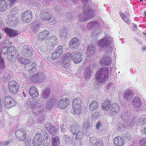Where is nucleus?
<instances>
[{
	"instance_id": "nucleus-1",
	"label": "nucleus",
	"mask_w": 146,
	"mask_h": 146,
	"mask_svg": "<svg viewBox=\"0 0 146 146\" xmlns=\"http://www.w3.org/2000/svg\"><path fill=\"white\" fill-rule=\"evenodd\" d=\"M113 42L112 38L107 35L96 43L99 45L98 48L101 51H104L108 54H111L113 50Z\"/></svg>"
},
{
	"instance_id": "nucleus-2",
	"label": "nucleus",
	"mask_w": 146,
	"mask_h": 146,
	"mask_svg": "<svg viewBox=\"0 0 146 146\" xmlns=\"http://www.w3.org/2000/svg\"><path fill=\"white\" fill-rule=\"evenodd\" d=\"M96 78L98 84H101L108 78V69L106 67H101L96 72Z\"/></svg>"
},
{
	"instance_id": "nucleus-3",
	"label": "nucleus",
	"mask_w": 146,
	"mask_h": 146,
	"mask_svg": "<svg viewBox=\"0 0 146 146\" xmlns=\"http://www.w3.org/2000/svg\"><path fill=\"white\" fill-rule=\"evenodd\" d=\"M82 2L84 4L83 6V12L84 15H80L78 17L80 21L81 22L85 21L86 20L89 19H92L93 17V13L92 10L88 7L86 3L88 0H82Z\"/></svg>"
},
{
	"instance_id": "nucleus-4",
	"label": "nucleus",
	"mask_w": 146,
	"mask_h": 146,
	"mask_svg": "<svg viewBox=\"0 0 146 146\" xmlns=\"http://www.w3.org/2000/svg\"><path fill=\"white\" fill-rule=\"evenodd\" d=\"M42 102L41 100H37L35 101H33L30 106L33 110V113L37 115L42 113L43 110V108L41 106Z\"/></svg>"
},
{
	"instance_id": "nucleus-5",
	"label": "nucleus",
	"mask_w": 146,
	"mask_h": 146,
	"mask_svg": "<svg viewBox=\"0 0 146 146\" xmlns=\"http://www.w3.org/2000/svg\"><path fill=\"white\" fill-rule=\"evenodd\" d=\"M3 101L5 108L8 109L15 106L16 104V102L13 98L9 96L3 98Z\"/></svg>"
},
{
	"instance_id": "nucleus-6",
	"label": "nucleus",
	"mask_w": 146,
	"mask_h": 146,
	"mask_svg": "<svg viewBox=\"0 0 146 146\" xmlns=\"http://www.w3.org/2000/svg\"><path fill=\"white\" fill-rule=\"evenodd\" d=\"M132 104L137 111L140 112L142 111L141 102L139 98L136 96L133 98L132 101Z\"/></svg>"
},
{
	"instance_id": "nucleus-7",
	"label": "nucleus",
	"mask_w": 146,
	"mask_h": 146,
	"mask_svg": "<svg viewBox=\"0 0 146 146\" xmlns=\"http://www.w3.org/2000/svg\"><path fill=\"white\" fill-rule=\"evenodd\" d=\"M70 131L73 135H76V138L80 139L81 136H82L83 133L80 132L81 128L80 126L77 125L73 126L71 128L70 127Z\"/></svg>"
},
{
	"instance_id": "nucleus-8",
	"label": "nucleus",
	"mask_w": 146,
	"mask_h": 146,
	"mask_svg": "<svg viewBox=\"0 0 146 146\" xmlns=\"http://www.w3.org/2000/svg\"><path fill=\"white\" fill-rule=\"evenodd\" d=\"M32 18V13L29 10L24 12L22 15V21L25 23L29 22Z\"/></svg>"
},
{
	"instance_id": "nucleus-9",
	"label": "nucleus",
	"mask_w": 146,
	"mask_h": 146,
	"mask_svg": "<svg viewBox=\"0 0 146 146\" xmlns=\"http://www.w3.org/2000/svg\"><path fill=\"white\" fill-rule=\"evenodd\" d=\"M46 42L47 45L53 48L54 46L58 44V40L56 37L54 36H52L49 38L47 39Z\"/></svg>"
},
{
	"instance_id": "nucleus-10",
	"label": "nucleus",
	"mask_w": 146,
	"mask_h": 146,
	"mask_svg": "<svg viewBox=\"0 0 146 146\" xmlns=\"http://www.w3.org/2000/svg\"><path fill=\"white\" fill-rule=\"evenodd\" d=\"M112 62L110 56H104L100 59V63L101 66H108Z\"/></svg>"
},
{
	"instance_id": "nucleus-11",
	"label": "nucleus",
	"mask_w": 146,
	"mask_h": 146,
	"mask_svg": "<svg viewBox=\"0 0 146 146\" xmlns=\"http://www.w3.org/2000/svg\"><path fill=\"white\" fill-rule=\"evenodd\" d=\"M15 134L17 138L20 141H23L26 139V133L24 131L17 129L16 131Z\"/></svg>"
},
{
	"instance_id": "nucleus-12",
	"label": "nucleus",
	"mask_w": 146,
	"mask_h": 146,
	"mask_svg": "<svg viewBox=\"0 0 146 146\" xmlns=\"http://www.w3.org/2000/svg\"><path fill=\"white\" fill-rule=\"evenodd\" d=\"M48 10H45L41 12L40 13L41 18L44 21H48L51 19Z\"/></svg>"
},
{
	"instance_id": "nucleus-13",
	"label": "nucleus",
	"mask_w": 146,
	"mask_h": 146,
	"mask_svg": "<svg viewBox=\"0 0 146 146\" xmlns=\"http://www.w3.org/2000/svg\"><path fill=\"white\" fill-rule=\"evenodd\" d=\"M23 50V55L24 56L29 57L32 55V50L28 45H24Z\"/></svg>"
},
{
	"instance_id": "nucleus-14",
	"label": "nucleus",
	"mask_w": 146,
	"mask_h": 146,
	"mask_svg": "<svg viewBox=\"0 0 146 146\" xmlns=\"http://www.w3.org/2000/svg\"><path fill=\"white\" fill-rule=\"evenodd\" d=\"M131 118V114L129 111H124L121 114V117H119V120L121 121V119L123 121L125 122L129 121Z\"/></svg>"
},
{
	"instance_id": "nucleus-15",
	"label": "nucleus",
	"mask_w": 146,
	"mask_h": 146,
	"mask_svg": "<svg viewBox=\"0 0 146 146\" xmlns=\"http://www.w3.org/2000/svg\"><path fill=\"white\" fill-rule=\"evenodd\" d=\"M134 95V93L131 90H127L125 91L123 94V98L127 101H129Z\"/></svg>"
},
{
	"instance_id": "nucleus-16",
	"label": "nucleus",
	"mask_w": 146,
	"mask_h": 146,
	"mask_svg": "<svg viewBox=\"0 0 146 146\" xmlns=\"http://www.w3.org/2000/svg\"><path fill=\"white\" fill-rule=\"evenodd\" d=\"M69 100L66 98L62 99L58 104L57 106L62 109H65L69 104Z\"/></svg>"
},
{
	"instance_id": "nucleus-17",
	"label": "nucleus",
	"mask_w": 146,
	"mask_h": 146,
	"mask_svg": "<svg viewBox=\"0 0 146 146\" xmlns=\"http://www.w3.org/2000/svg\"><path fill=\"white\" fill-rule=\"evenodd\" d=\"M40 27V25L38 22L35 21L31 24V31L35 33H37L39 31Z\"/></svg>"
},
{
	"instance_id": "nucleus-18",
	"label": "nucleus",
	"mask_w": 146,
	"mask_h": 146,
	"mask_svg": "<svg viewBox=\"0 0 146 146\" xmlns=\"http://www.w3.org/2000/svg\"><path fill=\"white\" fill-rule=\"evenodd\" d=\"M25 67L27 68L29 71H31L32 73L36 71L37 68L36 64L34 62H30L25 66Z\"/></svg>"
},
{
	"instance_id": "nucleus-19",
	"label": "nucleus",
	"mask_w": 146,
	"mask_h": 146,
	"mask_svg": "<svg viewBox=\"0 0 146 146\" xmlns=\"http://www.w3.org/2000/svg\"><path fill=\"white\" fill-rule=\"evenodd\" d=\"M87 27L89 29L94 31L96 29L99 28L100 25L99 23L97 21H92L88 23L87 25Z\"/></svg>"
},
{
	"instance_id": "nucleus-20",
	"label": "nucleus",
	"mask_w": 146,
	"mask_h": 146,
	"mask_svg": "<svg viewBox=\"0 0 146 146\" xmlns=\"http://www.w3.org/2000/svg\"><path fill=\"white\" fill-rule=\"evenodd\" d=\"M4 31L8 36L10 37H14L18 35V31L16 30L9 28H5Z\"/></svg>"
},
{
	"instance_id": "nucleus-21",
	"label": "nucleus",
	"mask_w": 146,
	"mask_h": 146,
	"mask_svg": "<svg viewBox=\"0 0 146 146\" xmlns=\"http://www.w3.org/2000/svg\"><path fill=\"white\" fill-rule=\"evenodd\" d=\"M50 34V32L47 30H44L40 32L38 35V38L39 40L42 41L45 38L48 37V36Z\"/></svg>"
},
{
	"instance_id": "nucleus-22",
	"label": "nucleus",
	"mask_w": 146,
	"mask_h": 146,
	"mask_svg": "<svg viewBox=\"0 0 146 146\" xmlns=\"http://www.w3.org/2000/svg\"><path fill=\"white\" fill-rule=\"evenodd\" d=\"M112 108L110 114L113 116L116 115V114L119 112V105L116 104H112Z\"/></svg>"
},
{
	"instance_id": "nucleus-23",
	"label": "nucleus",
	"mask_w": 146,
	"mask_h": 146,
	"mask_svg": "<svg viewBox=\"0 0 146 146\" xmlns=\"http://www.w3.org/2000/svg\"><path fill=\"white\" fill-rule=\"evenodd\" d=\"M42 75V73H40V74H35L31 78L32 81L35 83H39L43 79Z\"/></svg>"
},
{
	"instance_id": "nucleus-24",
	"label": "nucleus",
	"mask_w": 146,
	"mask_h": 146,
	"mask_svg": "<svg viewBox=\"0 0 146 146\" xmlns=\"http://www.w3.org/2000/svg\"><path fill=\"white\" fill-rule=\"evenodd\" d=\"M124 140L121 137H117L114 139V143L116 146H121L124 144Z\"/></svg>"
},
{
	"instance_id": "nucleus-25",
	"label": "nucleus",
	"mask_w": 146,
	"mask_h": 146,
	"mask_svg": "<svg viewBox=\"0 0 146 146\" xmlns=\"http://www.w3.org/2000/svg\"><path fill=\"white\" fill-rule=\"evenodd\" d=\"M50 90L49 88H45L44 90L41 93L42 98L44 100L47 99L50 95Z\"/></svg>"
},
{
	"instance_id": "nucleus-26",
	"label": "nucleus",
	"mask_w": 146,
	"mask_h": 146,
	"mask_svg": "<svg viewBox=\"0 0 146 146\" xmlns=\"http://www.w3.org/2000/svg\"><path fill=\"white\" fill-rule=\"evenodd\" d=\"M96 52V47L93 45H90L88 46L86 51V53L88 55H92Z\"/></svg>"
},
{
	"instance_id": "nucleus-27",
	"label": "nucleus",
	"mask_w": 146,
	"mask_h": 146,
	"mask_svg": "<svg viewBox=\"0 0 146 146\" xmlns=\"http://www.w3.org/2000/svg\"><path fill=\"white\" fill-rule=\"evenodd\" d=\"M74 56H76L74 58L73 61L75 63H78L82 61V56L81 53L78 52H75L74 54Z\"/></svg>"
},
{
	"instance_id": "nucleus-28",
	"label": "nucleus",
	"mask_w": 146,
	"mask_h": 146,
	"mask_svg": "<svg viewBox=\"0 0 146 146\" xmlns=\"http://www.w3.org/2000/svg\"><path fill=\"white\" fill-rule=\"evenodd\" d=\"M30 95L33 98L38 96L39 94L37 89L36 87H33L30 88L29 90Z\"/></svg>"
},
{
	"instance_id": "nucleus-29",
	"label": "nucleus",
	"mask_w": 146,
	"mask_h": 146,
	"mask_svg": "<svg viewBox=\"0 0 146 146\" xmlns=\"http://www.w3.org/2000/svg\"><path fill=\"white\" fill-rule=\"evenodd\" d=\"M57 101L53 98L52 100H48L46 107L47 109H50L52 107L56 104Z\"/></svg>"
},
{
	"instance_id": "nucleus-30",
	"label": "nucleus",
	"mask_w": 146,
	"mask_h": 146,
	"mask_svg": "<svg viewBox=\"0 0 146 146\" xmlns=\"http://www.w3.org/2000/svg\"><path fill=\"white\" fill-rule=\"evenodd\" d=\"M111 105V103L110 101L108 99L106 100V101L103 102L102 106L104 110L106 111H108L110 110Z\"/></svg>"
},
{
	"instance_id": "nucleus-31",
	"label": "nucleus",
	"mask_w": 146,
	"mask_h": 146,
	"mask_svg": "<svg viewBox=\"0 0 146 146\" xmlns=\"http://www.w3.org/2000/svg\"><path fill=\"white\" fill-rule=\"evenodd\" d=\"M60 38L62 40L64 39L67 36L68 31L67 29L65 27L62 28L60 29Z\"/></svg>"
},
{
	"instance_id": "nucleus-32",
	"label": "nucleus",
	"mask_w": 146,
	"mask_h": 146,
	"mask_svg": "<svg viewBox=\"0 0 146 146\" xmlns=\"http://www.w3.org/2000/svg\"><path fill=\"white\" fill-rule=\"evenodd\" d=\"M82 101L80 98H77L74 99L73 101V107L75 108V107H81V104Z\"/></svg>"
},
{
	"instance_id": "nucleus-33",
	"label": "nucleus",
	"mask_w": 146,
	"mask_h": 146,
	"mask_svg": "<svg viewBox=\"0 0 146 146\" xmlns=\"http://www.w3.org/2000/svg\"><path fill=\"white\" fill-rule=\"evenodd\" d=\"M80 42L77 38H73L70 42V46L71 48H75L79 44Z\"/></svg>"
},
{
	"instance_id": "nucleus-34",
	"label": "nucleus",
	"mask_w": 146,
	"mask_h": 146,
	"mask_svg": "<svg viewBox=\"0 0 146 146\" xmlns=\"http://www.w3.org/2000/svg\"><path fill=\"white\" fill-rule=\"evenodd\" d=\"M92 71L90 68H88L86 69L84 72V78L85 79H89L91 77Z\"/></svg>"
},
{
	"instance_id": "nucleus-35",
	"label": "nucleus",
	"mask_w": 146,
	"mask_h": 146,
	"mask_svg": "<svg viewBox=\"0 0 146 146\" xmlns=\"http://www.w3.org/2000/svg\"><path fill=\"white\" fill-rule=\"evenodd\" d=\"M7 8L5 0H0V11H3Z\"/></svg>"
},
{
	"instance_id": "nucleus-36",
	"label": "nucleus",
	"mask_w": 146,
	"mask_h": 146,
	"mask_svg": "<svg viewBox=\"0 0 146 146\" xmlns=\"http://www.w3.org/2000/svg\"><path fill=\"white\" fill-rule=\"evenodd\" d=\"M98 106V104L97 102L95 101L92 102L89 106V108L90 110L93 111L97 109Z\"/></svg>"
},
{
	"instance_id": "nucleus-37",
	"label": "nucleus",
	"mask_w": 146,
	"mask_h": 146,
	"mask_svg": "<svg viewBox=\"0 0 146 146\" xmlns=\"http://www.w3.org/2000/svg\"><path fill=\"white\" fill-rule=\"evenodd\" d=\"M50 127L48 130L49 133L52 135H56L57 132V128L53 125Z\"/></svg>"
},
{
	"instance_id": "nucleus-38",
	"label": "nucleus",
	"mask_w": 146,
	"mask_h": 146,
	"mask_svg": "<svg viewBox=\"0 0 146 146\" xmlns=\"http://www.w3.org/2000/svg\"><path fill=\"white\" fill-rule=\"evenodd\" d=\"M53 9L56 14L58 15H60L63 13V9L56 5H54Z\"/></svg>"
},
{
	"instance_id": "nucleus-39",
	"label": "nucleus",
	"mask_w": 146,
	"mask_h": 146,
	"mask_svg": "<svg viewBox=\"0 0 146 146\" xmlns=\"http://www.w3.org/2000/svg\"><path fill=\"white\" fill-rule=\"evenodd\" d=\"M17 58L18 61L21 63L25 64V65L29 63V61L27 58H24L19 55L17 56Z\"/></svg>"
},
{
	"instance_id": "nucleus-40",
	"label": "nucleus",
	"mask_w": 146,
	"mask_h": 146,
	"mask_svg": "<svg viewBox=\"0 0 146 146\" xmlns=\"http://www.w3.org/2000/svg\"><path fill=\"white\" fill-rule=\"evenodd\" d=\"M17 10V8H15L14 10H13L12 11H11V14H14V15H13V16H9V21H10V25H11L13 26V23H12V22H14L15 20H16V16H15V13H16V12H15V11H16Z\"/></svg>"
},
{
	"instance_id": "nucleus-41",
	"label": "nucleus",
	"mask_w": 146,
	"mask_h": 146,
	"mask_svg": "<svg viewBox=\"0 0 146 146\" xmlns=\"http://www.w3.org/2000/svg\"><path fill=\"white\" fill-rule=\"evenodd\" d=\"M11 78L9 74V70H7L4 73L3 80V82H5L6 81L9 80L10 78Z\"/></svg>"
},
{
	"instance_id": "nucleus-42",
	"label": "nucleus",
	"mask_w": 146,
	"mask_h": 146,
	"mask_svg": "<svg viewBox=\"0 0 146 146\" xmlns=\"http://www.w3.org/2000/svg\"><path fill=\"white\" fill-rule=\"evenodd\" d=\"M92 127V126L90 124L88 123L87 122H86L83 125L82 131L84 133H86L89 131Z\"/></svg>"
},
{
	"instance_id": "nucleus-43",
	"label": "nucleus",
	"mask_w": 146,
	"mask_h": 146,
	"mask_svg": "<svg viewBox=\"0 0 146 146\" xmlns=\"http://www.w3.org/2000/svg\"><path fill=\"white\" fill-rule=\"evenodd\" d=\"M53 146H58L60 145V138L58 136L52 138Z\"/></svg>"
},
{
	"instance_id": "nucleus-44",
	"label": "nucleus",
	"mask_w": 146,
	"mask_h": 146,
	"mask_svg": "<svg viewBox=\"0 0 146 146\" xmlns=\"http://www.w3.org/2000/svg\"><path fill=\"white\" fill-rule=\"evenodd\" d=\"M73 55L71 53H67L64 58V62H65V60L67 61L65 63L67 64L69 63V60L71 59L73 57Z\"/></svg>"
},
{
	"instance_id": "nucleus-45",
	"label": "nucleus",
	"mask_w": 146,
	"mask_h": 146,
	"mask_svg": "<svg viewBox=\"0 0 146 146\" xmlns=\"http://www.w3.org/2000/svg\"><path fill=\"white\" fill-rule=\"evenodd\" d=\"M19 89V86H15V87L13 86V87L9 88V91L13 94L17 93Z\"/></svg>"
},
{
	"instance_id": "nucleus-46",
	"label": "nucleus",
	"mask_w": 146,
	"mask_h": 146,
	"mask_svg": "<svg viewBox=\"0 0 146 146\" xmlns=\"http://www.w3.org/2000/svg\"><path fill=\"white\" fill-rule=\"evenodd\" d=\"M6 66L3 58L0 56V69L1 70L5 69Z\"/></svg>"
},
{
	"instance_id": "nucleus-47",
	"label": "nucleus",
	"mask_w": 146,
	"mask_h": 146,
	"mask_svg": "<svg viewBox=\"0 0 146 146\" xmlns=\"http://www.w3.org/2000/svg\"><path fill=\"white\" fill-rule=\"evenodd\" d=\"M99 139H98L95 137H93L90 138L89 142L91 145H92L94 146Z\"/></svg>"
},
{
	"instance_id": "nucleus-48",
	"label": "nucleus",
	"mask_w": 146,
	"mask_h": 146,
	"mask_svg": "<svg viewBox=\"0 0 146 146\" xmlns=\"http://www.w3.org/2000/svg\"><path fill=\"white\" fill-rule=\"evenodd\" d=\"M33 144L35 146H40L42 143V141L41 139L38 140L33 139Z\"/></svg>"
},
{
	"instance_id": "nucleus-49",
	"label": "nucleus",
	"mask_w": 146,
	"mask_h": 146,
	"mask_svg": "<svg viewBox=\"0 0 146 146\" xmlns=\"http://www.w3.org/2000/svg\"><path fill=\"white\" fill-rule=\"evenodd\" d=\"M7 53H11V54H16L17 51L16 50L15 47L13 46H11L7 49Z\"/></svg>"
},
{
	"instance_id": "nucleus-50",
	"label": "nucleus",
	"mask_w": 146,
	"mask_h": 146,
	"mask_svg": "<svg viewBox=\"0 0 146 146\" xmlns=\"http://www.w3.org/2000/svg\"><path fill=\"white\" fill-rule=\"evenodd\" d=\"M82 136H81V137L80 139H76V140L74 142V145L75 146H81L82 145Z\"/></svg>"
},
{
	"instance_id": "nucleus-51",
	"label": "nucleus",
	"mask_w": 146,
	"mask_h": 146,
	"mask_svg": "<svg viewBox=\"0 0 146 146\" xmlns=\"http://www.w3.org/2000/svg\"><path fill=\"white\" fill-rule=\"evenodd\" d=\"M46 119V116L45 115H42L39 116L37 119V121L39 123H43Z\"/></svg>"
},
{
	"instance_id": "nucleus-52",
	"label": "nucleus",
	"mask_w": 146,
	"mask_h": 146,
	"mask_svg": "<svg viewBox=\"0 0 146 146\" xmlns=\"http://www.w3.org/2000/svg\"><path fill=\"white\" fill-rule=\"evenodd\" d=\"M60 55L61 54L58 53H57L55 51V52L53 53L52 54L51 58L53 60H55L59 58Z\"/></svg>"
},
{
	"instance_id": "nucleus-53",
	"label": "nucleus",
	"mask_w": 146,
	"mask_h": 146,
	"mask_svg": "<svg viewBox=\"0 0 146 146\" xmlns=\"http://www.w3.org/2000/svg\"><path fill=\"white\" fill-rule=\"evenodd\" d=\"M125 123V129H129L131 127V126L133 125V123L131 121H126L124 122Z\"/></svg>"
},
{
	"instance_id": "nucleus-54",
	"label": "nucleus",
	"mask_w": 146,
	"mask_h": 146,
	"mask_svg": "<svg viewBox=\"0 0 146 146\" xmlns=\"http://www.w3.org/2000/svg\"><path fill=\"white\" fill-rule=\"evenodd\" d=\"M14 139L12 138L10 139L9 140L6 141L5 142H3L1 144V146H7L9 145V144L11 143H12L14 142Z\"/></svg>"
},
{
	"instance_id": "nucleus-55",
	"label": "nucleus",
	"mask_w": 146,
	"mask_h": 146,
	"mask_svg": "<svg viewBox=\"0 0 146 146\" xmlns=\"http://www.w3.org/2000/svg\"><path fill=\"white\" fill-rule=\"evenodd\" d=\"M139 143L141 146H146V138L143 137L139 139Z\"/></svg>"
},
{
	"instance_id": "nucleus-56",
	"label": "nucleus",
	"mask_w": 146,
	"mask_h": 146,
	"mask_svg": "<svg viewBox=\"0 0 146 146\" xmlns=\"http://www.w3.org/2000/svg\"><path fill=\"white\" fill-rule=\"evenodd\" d=\"M63 137L64 139L65 143L67 144L71 143V141L70 137L67 135H64Z\"/></svg>"
},
{
	"instance_id": "nucleus-57",
	"label": "nucleus",
	"mask_w": 146,
	"mask_h": 146,
	"mask_svg": "<svg viewBox=\"0 0 146 146\" xmlns=\"http://www.w3.org/2000/svg\"><path fill=\"white\" fill-rule=\"evenodd\" d=\"M25 140V146H32L33 143L31 141V139L29 137H27Z\"/></svg>"
},
{
	"instance_id": "nucleus-58",
	"label": "nucleus",
	"mask_w": 146,
	"mask_h": 146,
	"mask_svg": "<svg viewBox=\"0 0 146 146\" xmlns=\"http://www.w3.org/2000/svg\"><path fill=\"white\" fill-rule=\"evenodd\" d=\"M7 58L10 61H12L14 60L15 57V55L14 54H11V53H7Z\"/></svg>"
},
{
	"instance_id": "nucleus-59",
	"label": "nucleus",
	"mask_w": 146,
	"mask_h": 146,
	"mask_svg": "<svg viewBox=\"0 0 146 146\" xmlns=\"http://www.w3.org/2000/svg\"><path fill=\"white\" fill-rule=\"evenodd\" d=\"M66 16L67 17H68L69 19H71V21H72L74 20V19L75 17V16H77V15H73V14L72 13H67V14L66 15Z\"/></svg>"
},
{
	"instance_id": "nucleus-60",
	"label": "nucleus",
	"mask_w": 146,
	"mask_h": 146,
	"mask_svg": "<svg viewBox=\"0 0 146 146\" xmlns=\"http://www.w3.org/2000/svg\"><path fill=\"white\" fill-rule=\"evenodd\" d=\"M66 16L67 17H68L69 19H71V21H72L74 20V19L75 17V16H77V15H73V14L72 13H67V14L66 15Z\"/></svg>"
},
{
	"instance_id": "nucleus-61",
	"label": "nucleus",
	"mask_w": 146,
	"mask_h": 146,
	"mask_svg": "<svg viewBox=\"0 0 146 146\" xmlns=\"http://www.w3.org/2000/svg\"><path fill=\"white\" fill-rule=\"evenodd\" d=\"M125 123L124 121L121 122V123L119 124L118 126L117 129L118 130H122L125 129Z\"/></svg>"
},
{
	"instance_id": "nucleus-62",
	"label": "nucleus",
	"mask_w": 146,
	"mask_h": 146,
	"mask_svg": "<svg viewBox=\"0 0 146 146\" xmlns=\"http://www.w3.org/2000/svg\"><path fill=\"white\" fill-rule=\"evenodd\" d=\"M9 87H13L15 86H19L17 83L14 81H10L9 83Z\"/></svg>"
},
{
	"instance_id": "nucleus-63",
	"label": "nucleus",
	"mask_w": 146,
	"mask_h": 146,
	"mask_svg": "<svg viewBox=\"0 0 146 146\" xmlns=\"http://www.w3.org/2000/svg\"><path fill=\"white\" fill-rule=\"evenodd\" d=\"M81 107H75V108L73 107V109L74 110V113L77 114H80L81 111Z\"/></svg>"
},
{
	"instance_id": "nucleus-64",
	"label": "nucleus",
	"mask_w": 146,
	"mask_h": 146,
	"mask_svg": "<svg viewBox=\"0 0 146 146\" xmlns=\"http://www.w3.org/2000/svg\"><path fill=\"white\" fill-rule=\"evenodd\" d=\"M63 51V47L62 46H59L57 48L55 51L57 53H58L60 54H61Z\"/></svg>"
}]
</instances>
